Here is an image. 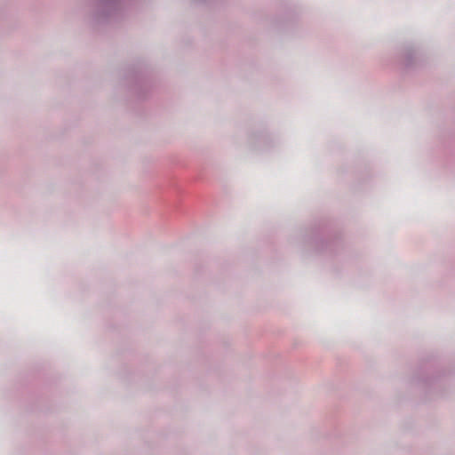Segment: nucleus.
Instances as JSON below:
<instances>
[{
  "label": "nucleus",
  "mask_w": 455,
  "mask_h": 455,
  "mask_svg": "<svg viewBox=\"0 0 455 455\" xmlns=\"http://www.w3.org/2000/svg\"><path fill=\"white\" fill-rule=\"evenodd\" d=\"M90 22L94 27L108 25L123 19L134 0H91Z\"/></svg>",
  "instance_id": "obj_1"
},
{
  "label": "nucleus",
  "mask_w": 455,
  "mask_h": 455,
  "mask_svg": "<svg viewBox=\"0 0 455 455\" xmlns=\"http://www.w3.org/2000/svg\"><path fill=\"white\" fill-rule=\"evenodd\" d=\"M125 80L131 91L139 98L142 99L145 97L149 85L146 75L140 67L129 68L125 73Z\"/></svg>",
  "instance_id": "obj_2"
},
{
  "label": "nucleus",
  "mask_w": 455,
  "mask_h": 455,
  "mask_svg": "<svg viewBox=\"0 0 455 455\" xmlns=\"http://www.w3.org/2000/svg\"><path fill=\"white\" fill-rule=\"evenodd\" d=\"M278 140L269 132L250 131L247 134V144L251 150L267 151L275 146Z\"/></svg>",
  "instance_id": "obj_3"
},
{
  "label": "nucleus",
  "mask_w": 455,
  "mask_h": 455,
  "mask_svg": "<svg viewBox=\"0 0 455 455\" xmlns=\"http://www.w3.org/2000/svg\"><path fill=\"white\" fill-rule=\"evenodd\" d=\"M195 2H197V3H206L208 2L209 0H194Z\"/></svg>",
  "instance_id": "obj_4"
}]
</instances>
